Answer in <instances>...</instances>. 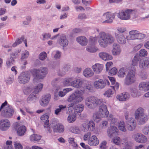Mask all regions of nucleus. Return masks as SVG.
<instances>
[{"label": "nucleus", "instance_id": "nucleus-1", "mask_svg": "<svg viewBox=\"0 0 149 149\" xmlns=\"http://www.w3.org/2000/svg\"><path fill=\"white\" fill-rule=\"evenodd\" d=\"M91 88L92 86L88 84L84 87L83 86L82 90H77L70 95L67 99L68 102H71L68 105V110L70 107L72 108L75 104L81 102L83 100V95L85 93V89L90 91Z\"/></svg>", "mask_w": 149, "mask_h": 149}, {"label": "nucleus", "instance_id": "nucleus-2", "mask_svg": "<svg viewBox=\"0 0 149 149\" xmlns=\"http://www.w3.org/2000/svg\"><path fill=\"white\" fill-rule=\"evenodd\" d=\"M98 42L102 47H106L108 44L113 43L115 41L114 38L104 32H101L98 36Z\"/></svg>", "mask_w": 149, "mask_h": 149}, {"label": "nucleus", "instance_id": "nucleus-3", "mask_svg": "<svg viewBox=\"0 0 149 149\" xmlns=\"http://www.w3.org/2000/svg\"><path fill=\"white\" fill-rule=\"evenodd\" d=\"M102 99H98L94 96H90L86 98L85 104L88 109H93L102 104Z\"/></svg>", "mask_w": 149, "mask_h": 149}, {"label": "nucleus", "instance_id": "nucleus-4", "mask_svg": "<svg viewBox=\"0 0 149 149\" xmlns=\"http://www.w3.org/2000/svg\"><path fill=\"white\" fill-rule=\"evenodd\" d=\"M91 136V133L88 132L84 136V140L88 141V144L91 146H96L99 143V141L96 136L95 135Z\"/></svg>", "mask_w": 149, "mask_h": 149}, {"label": "nucleus", "instance_id": "nucleus-5", "mask_svg": "<svg viewBox=\"0 0 149 149\" xmlns=\"http://www.w3.org/2000/svg\"><path fill=\"white\" fill-rule=\"evenodd\" d=\"M33 72L35 74V75L36 77L34 79L33 82L36 84V82H37L38 81L37 79V78L42 79L47 73V69L46 67H41L39 69H34Z\"/></svg>", "mask_w": 149, "mask_h": 149}, {"label": "nucleus", "instance_id": "nucleus-6", "mask_svg": "<svg viewBox=\"0 0 149 149\" xmlns=\"http://www.w3.org/2000/svg\"><path fill=\"white\" fill-rule=\"evenodd\" d=\"M129 35L126 36L128 40H141L143 39L146 36L144 34L140 33L139 31L133 30L130 31Z\"/></svg>", "mask_w": 149, "mask_h": 149}, {"label": "nucleus", "instance_id": "nucleus-7", "mask_svg": "<svg viewBox=\"0 0 149 149\" xmlns=\"http://www.w3.org/2000/svg\"><path fill=\"white\" fill-rule=\"evenodd\" d=\"M135 72L133 70H130L125 79V84L129 86L135 82L136 79L135 77Z\"/></svg>", "mask_w": 149, "mask_h": 149}, {"label": "nucleus", "instance_id": "nucleus-8", "mask_svg": "<svg viewBox=\"0 0 149 149\" xmlns=\"http://www.w3.org/2000/svg\"><path fill=\"white\" fill-rule=\"evenodd\" d=\"M102 104L99 105V113L102 118H107L108 117L109 112L107 110V107L104 104L105 101L104 100L102 99Z\"/></svg>", "mask_w": 149, "mask_h": 149}, {"label": "nucleus", "instance_id": "nucleus-9", "mask_svg": "<svg viewBox=\"0 0 149 149\" xmlns=\"http://www.w3.org/2000/svg\"><path fill=\"white\" fill-rule=\"evenodd\" d=\"M30 75L27 72H22L18 76V81L21 84H25L29 81Z\"/></svg>", "mask_w": 149, "mask_h": 149}, {"label": "nucleus", "instance_id": "nucleus-10", "mask_svg": "<svg viewBox=\"0 0 149 149\" xmlns=\"http://www.w3.org/2000/svg\"><path fill=\"white\" fill-rule=\"evenodd\" d=\"M14 111V110L12 107L10 105H8L5 107L2 112L1 114L5 117L9 118L12 116Z\"/></svg>", "mask_w": 149, "mask_h": 149}, {"label": "nucleus", "instance_id": "nucleus-11", "mask_svg": "<svg viewBox=\"0 0 149 149\" xmlns=\"http://www.w3.org/2000/svg\"><path fill=\"white\" fill-rule=\"evenodd\" d=\"M133 12H134V10H132L127 9L124 11L121 12L118 15V17L123 20L129 19Z\"/></svg>", "mask_w": 149, "mask_h": 149}, {"label": "nucleus", "instance_id": "nucleus-12", "mask_svg": "<svg viewBox=\"0 0 149 149\" xmlns=\"http://www.w3.org/2000/svg\"><path fill=\"white\" fill-rule=\"evenodd\" d=\"M106 85H109V81L107 80L100 79L95 81L94 83V86L97 89L103 88Z\"/></svg>", "mask_w": 149, "mask_h": 149}, {"label": "nucleus", "instance_id": "nucleus-13", "mask_svg": "<svg viewBox=\"0 0 149 149\" xmlns=\"http://www.w3.org/2000/svg\"><path fill=\"white\" fill-rule=\"evenodd\" d=\"M133 137L136 141L139 143H145L147 141V138L146 136L141 133L134 134L133 135Z\"/></svg>", "mask_w": 149, "mask_h": 149}, {"label": "nucleus", "instance_id": "nucleus-14", "mask_svg": "<svg viewBox=\"0 0 149 149\" xmlns=\"http://www.w3.org/2000/svg\"><path fill=\"white\" fill-rule=\"evenodd\" d=\"M115 15L113 13L110 12L104 13L103 15V19H105L102 23H110L112 22L113 20L114 19Z\"/></svg>", "mask_w": 149, "mask_h": 149}, {"label": "nucleus", "instance_id": "nucleus-15", "mask_svg": "<svg viewBox=\"0 0 149 149\" xmlns=\"http://www.w3.org/2000/svg\"><path fill=\"white\" fill-rule=\"evenodd\" d=\"M127 129L130 131L134 130L136 127V122L133 118L128 120L126 122Z\"/></svg>", "mask_w": 149, "mask_h": 149}, {"label": "nucleus", "instance_id": "nucleus-16", "mask_svg": "<svg viewBox=\"0 0 149 149\" xmlns=\"http://www.w3.org/2000/svg\"><path fill=\"white\" fill-rule=\"evenodd\" d=\"M139 67L142 70L147 69L149 68V58L141 59L139 62Z\"/></svg>", "mask_w": 149, "mask_h": 149}, {"label": "nucleus", "instance_id": "nucleus-17", "mask_svg": "<svg viewBox=\"0 0 149 149\" xmlns=\"http://www.w3.org/2000/svg\"><path fill=\"white\" fill-rule=\"evenodd\" d=\"M10 126L9 120L7 119L1 120L0 121V129L3 131H5L8 129Z\"/></svg>", "mask_w": 149, "mask_h": 149}, {"label": "nucleus", "instance_id": "nucleus-18", "mask_svg": "<svg viewBox=\"0 0 149 149\" xmlns=\"http://www.w3.org/2000/svg\"><path fill=\"white\" fill-rule=\"evenodd\" d=\"M84 81L81 78H77L72 81V86L77 88H81L83 87Z\"/></svg>", "mask_w": 149, "mask_h": 149}, {"label": "nucleus", "instance_id": "nucleus-19", "mask_svg": "<svg viewBox=\"0 0 149 149\" xmlns=\"http://www.w3.org/2000/svg\"><path fill=\"white\" fill-rule=\"evenodd\" d=\"M51 98V95L48 94L44 96L40 101V104L42 106L45 107L48 104Z\"/></svg>", "mask_w": 149, "mask_h": 149}, {"label": "nucleus", "instance_id": "nucleus-20", "mask_svg": "<svg viewBox=\"0 0 149 149\" xmlns=\"http://www.w3.org/2000/svg\"><path fill=\"white\" fill-rule=\"evenodd\" d=\"M115 36L118 42L120 44H123L126 42V38L123 34L115 33Z\"/></svg>", "mask_w": 149, "mask_h": 149}, {"label": "nucleus", "instance_id": "nucleus-21", "mask_svg": "<svg viewBox=\"0 0 149 149\" xmlns=\"http://www.w3.org/2000/svg\"><path fill=\"white\" fill-rule=\"evenodd\" d=\"M58 42L59 45L63 48L67 47L69 43L68 40L64 35H62L60 36Z\"/></svg>", "mask_w": 149, "mask_h": 149}, {"label": "nucleus", "instance_id": "nucleus-22", "mask_svg": "<svg viewBox=\"0 0 149 149\" xmlns=\"http://www.w3.org/2000/svg\"><path fill=\"white\" fill-rule=\"evenodd\" d=\"M95 125L93 121L91 120L89 121L88 124L84 125V131L86 132L88 130L93 131L95 129Z\"/></svg>", "mask_w": 149, "mask_h": 149}, {"label": "nucleus", "instance_id": "nucleus-23", "mask_svg": "<svg viewBox=\"0 0 149 149\" xmlns=\"http://www.w3.org/2000/svg\"><path fill=\"white\" fill-rule=\"evenodd\" d=\"M130 97L129 94L127 92H125L123 93L120 95H117V98L120 101H125L128 100Z\"/></svg>", "mask_w": 149, "mask_h": 149}, {"label": "nucleus", "instance_id": "nucleus-24", "mask_svg": "<svg viewBox=\"0 0 149 149\" xmlns=\"http://www.w3.org/2000/svg\"><path fill=\"white\" fill-rule=\"evenodd\" d=\"M113 48L112 54L113 55L116 56L120 54L121 52V49L119 44L114 43L113 45Z\"/></svg>", "mask_w": 149, "mask_h": 149}, {"label": "nucleus", "instance_id": "nucleus-25", "mask_svg": "<svg viewBox=\"0 0 149 149\" xmlns=\"http://www.w3.org/2000/svg\"><path fill=\"white\" fill-rule=\"evenodd\" d=\"M118 130L116 127L115 126H110L108 128L107 134L110 138H111L113 135L115 134Z\"/></svg>", "mask_w": 149, "mask_h": 149}, {"label": "nucleus", "instance_id": "nucleus-26", "mask_svg": "<svg viewBox=\"0 0 149 149\" xmlns=\"http://www.w3.org/2000/svg\"><path fill=\"white\" fill-rule=\"evenodd\" d=\"M100 57L103 60L107 61L112 60L113 58L112 56L104 52H101L99 54Z\"/></svg>", "mask_w": 149, "mask_h": 149}, {"label": "nucleus", "instance_id": "nucleus-27", "mask_svg": "<svg viewBox=\"0 0 149 149\" xmlns=\"http://www.w3.org/2000/svg\"><path fill=\"white\" fill-rule=\"evenodd\" d=\"M93 71L96 74L100 73L103 68V65L99 63H96L92 66Z\"/></svg>", "mask_w": 149, "mask_h": 149}, {"label": "nucleus", "instance_id": "nucleus-28", "mask_svg": "<svg viewBox=\"0 0 149 149\" xmlns=\"http://www.w3.org/2000/svg\"><path fill=\"white\" fill-rule=\"evenodd\" d=\"M76 40L82 46H86L88 43L87 39L84 36H80L77 37Z\"/></svg>", "mask_w": 149, "mask_h": 149}, {"label": "nucleus", "instance_id": "nucleus-29", "mask_svg": "<svg viewBox=\"0 0 149 149\" xmlns=\"http://www.w3.org/2000/svg\"><path fill=\"white\" fill-rule=\"evenodd\" d=\"M84 106L83 104H78L76 105L74 107V113L75 115L78 114L81 115V113L83 110Z\"/></svg>", "mask_w": 149, "mask_h": 149}, {"label": "nucleus", "instance_id": "nucleus-30", "mask_svg": "<svg viewBox=\"0 0 149 149\" xmlns=\"http://www.w3.org/2000/svg\"><path fill=\"white\" fill-rule=\"evenodd\" d=\"M64 127L61 124H57L54 127L53 131L55 132L61 133L64 131Z\"/></svg>", "mask_w": 149, "mask_h": 149}, {"label": "nucleus", "instance_id": "nucleus-31", "mask_svg": "<svg viewBox=\"0 0 149 149\" xmlns=\"http://www.w3.org/2000/svg\"><path fill=\"white\" fill-rule=\"evenodd\" d=\"M70 68V65L68 64L65 65L63 67V68H62V71H61L59 70L58 71V75L59 76H63L65 74L66 72L69 70Z\"/></svg>", "mask_w": 149, "mask_h": 149}, {"label": "nucleus", "instance_id": "nucleus-32", "mask_svg": "<svg viewBox=\"0 0 149 149\" xmlns=\"http://www.w3.org/2000/svg\"><path fill=\"white\" fill-rule=\"evenodd\" d=\"M139 88L140 90L146 91L149 90V83L148 82H143L139 84Z\"/></svg>", "mask_w": 149, "mask_h": 149}, {"label": "nucleus", "instance_id": "nucleus-33", "mask_svg": "<svg viewBox=\"0 0 149 149\" xmlns=\"http://www.w3.org/2000/svg\"><path fill=\"white\" fill-rule=\"evenodd\" d=\"M26 129L25 126L21 125L19 126L17 129V133L18 136H23L26 131Z\"/></svg>", "mask_w": 149, "mask_h": 149}, {"label": "nucleus", "instance_id": "nucleus-34", "mask_svg": "<svg viewBox=\"0 0 149 149\" xmlns=\"http://www.w3.org/2000/svg\"><path fill=\"white\" fill-rule=\"evenodd\" d=\"M83 74L84 76L88 77L93 76L94 72L92 71L91 68H87L84 70Z\"/></svg>", "mask_w": 149, "mask_h": 149}, {"label": "nucleus", "instance_id": "nucleus-35", "mask_svg": "<svg viewBox=\"0 0 149 149\" xmlns=\"http://www.w3.org/2000/svg\"><path fill=\"white\" fill-rule=\"evenodd\" d=\"M49 116L48 115L45 114L42 115L40 119L44 123V127H48L49 125Z\"/></svg>", "mask_w": 149, "mask_h": 149}, {"label": "nucleus", "instance_id": "nucleus-36", "mask_svg": "<svg viewBox=\"0 0 149 149\" xmlns=\"http://www.w3.org/2000/svg\"><path fill=\"white\" fill-rule=\"evenodd\" d=\"M145 114L144 113V109L141 107L138 108L135 111V117L136 119H138L139 116Z\"/></svg>", "mask_w": 149, "mask_h": 149}, {"label": "nucleus", "instance_id": "nucleus-37", "mask_svg": "<svg viewBox=\"0 0 149 149\" xmlns=\"http://www.w3.org/2000/svg\"><path fill=\"white\" fill-rule=\"evenodd\" d=\"M127 71V69L126 68H122L119 70L118 73V76L120 78H123L126 74Z\"/></svg>", "mask_w": 149, "mask_h": 149}, {"label": "nucleus", "instance_id": "nucleus-38", "mask_svg": "<svg viewBox=\"0 0 149 149\" xmlns=\"http://www.w3.org/2000/svg\"><path fill=\"white\" fill-rule=\"evenodd\" d=\"M41 137V136L37 134H33L30 136V139L31 141L36 142L40 140Z\"/></svg>", "mask_w": 149, "mask_h": 149}, {"label": "nucleus", "instance_id": "nucleus-39", "mask_svg": "<svg viewBox=\"0 0 149 149\" xmlns=\"http://www.w3.org/2000/svg\"><path fill=\"white\" fill-rule=\"evenodd\" d=\"M148 119V116L144 114L139 116V117L137 120L139 121V123L141 124H143L145 123L147 121Z\"/></svg>", "mask_w": 149, "mask_h": 149}, {"label": "nucleus", "instance_id": "nucleus-40", "mask_svg": "<svg viewBox=\"0 0 149 149\" xmlns=\"http://www.w3.org/2000/svg\"><path fill=\"white\" fill-rule=\"evenodd\" d=\"M72 78H66L63 80V84L64 86H72Z\"/></svg>", "mask_w": 149, "mask_h": 149}, {"label": "nucleus", "instance_id": "nucleus-41", "mask_svg": "<svg viewBox=\"0 0 149 149\" xmlns=\"http://www.w3.org/2000/svg\"><path fill=\"white\" fill-rule=\"evenodd\" d=\"M72 90L71 88H67L63 89V91H60L58 93V95L61 97H63L65 96L66 94L68 92Z\"/></svg>", "mask_w": 149, "mask_h": 149}, {"label": "nucleus", "instance_id": "nucleus-42", "mask_svg": "<svg viewBox=\"0 0 149 149\" xmlns=\"http://www.w3.org/2000/svg\"><path fill=\"white\" fill-rule=\"evenodd\" d=\"M36 99L37 97L36 96L31 94L27 98V101L29 103H33L36 101Z\"/></svg>", "mask_w": 149, "mask_h": 149}, {"label": "nucleus", "instance_id": "nucleus-43", "mask_svg": "<svg viewBox=\"0 0 149 149\" xmlns=\"http://www.w3.org/2000/svg\"><path fill=\"white\" fill-rule=\"evenodd\" d=\"M141 60L139 57L138 56H135L132 60V65L134 66L137 65L138 62H139Z\"/></svg>", "mask_w": 149, "mask_h": 149}, {"label": "nucleus", "instance_id": "nucleus-44", "mask_svg": "<svg viewBox=\"0 0 149 149\" xmlns=\"http://www.w3.org/2000/svg\"><path fill=\"white\" fill-rule=\"evenodd\" d=\"M110 117L111 118V126H115L116 127L117 126L119 123L118 120L115 118H113L112 115H110Z\"/></svg>", "mask_w": 149, "mask_h": 149}, {"label": "nucleus", "instance_id": "nucleus-45", "mask_svg": "<svg viewBox=\"0 0 149 149\" xmlns=\"http://www.w3.org/2000/svg\"><path fill=\"white\" fill-rule=\"evenodd\" d=\"M117 126H118L119 129L121 131L123 132H125L126 131V130L123 121H120Z\"/></svg>", "mask_w": 149, "mask_h": 149}, {"label": "nucleus", "instance_id": "nucleus-46", "mask_svg": "<svg viewBox=\"0 0 149 149\" xmlns=\"http://www.w3.org/2000/svg\"><path fill=\"white\" fill-rule=\"evenodd\" d=\"M76 119V115L74 113L73 114H70L67 118L68 121L69 123H72L74 122Z\"/></svg>", "mask_w": 149, "mask_h": 149}, {"label": "nucleus", "instance_id": "nucleus-47", "mask_svg": "<svg viewBox=\"0 0 149 149\" xmlns=\"http://www.w3.org/2000/svg\"><path fill=\"white\" fill-rule=\"evenodd\" d=\"M66 108V106L65 105H59L58 108L56 109L55 111V114L56 115H58L60 112L64 111Z\"/></svg>", "mask_w": 149, "mask_h": 149}, {"label": "nucleus", "instance_id": "nucleus-48", "mask_svg": "<svg viewBox=\"0 0 149 149\" xmlns=\"http://www.w3.org/2000/svg\"><path fill=\"white\" fill-rule=\"evenodd\" d=\"M43 84H39L35 88L33 93L35 94H38L43 88Z\"/></svg>", "mask_w": 149, "mask_h": 149}, {"label": "nucleus", "instance_id": "nucleus-49", "mask_svg": "<svg viewBox=\"0 0 149 149\" xmlns=\"http://www.w3.org/2000/svg\"><path fill=\"white\" fill-rule=\"evenodd\" d=\"M101 117H102L100 115L98 112H96L94 113L93 116V118L95 121L98 123L101 120Z\"/></svg>", "mask_w": 149, "mask_h": 149}, {"label": "nucleus", "instance_id": "nucleus-50", "mask_svg": "<svg viewBox=\"0 0 149 149\" xmlns=\"http://www.w3.org/2000/svg\"><path fill=\"white\" fill-rule=\"evenodd\" d=\"M24 36H22L20 39L18 38L17 39L14 43L13 44V47H15L17 45L20 44L22 41H24Z\"/></svg>", "mask_w": 149, "mask_h": 149}, {"label": "nucleus", "instance_id": "nucleus-51", "mask_svg": "<svg viewBox=\"0 0 149 149\" xmlns=\"http://www.w3.org/2000/svg\"><path fill=\"white\" fill-rule=\"evenodd\" d=\"M86 50L90 52H95L97 50V49L93 45H90L87 47Z\"/></svg>", "mask_w": 149, "mask_h": 149}, {"label": "nucleus", "instance_id": "nucleus-52", "mask_svg": "<svg viewBox=\"0 0 149 149\" xmlns=\"http://www.w3.org/2000/svg\"><path fill=\"white\" fill-rule=\"evenodd\" d=\"M15 63V61L13 58L10 57V59H8L6 61V65L8 68H10L11 66H12Z\"/></svg>", "mask_w": 149, "mask_h": 149}, {"label": "nucleus", "instance_id": "nucleus-53", "mask_svg": "<svg viewBox=\"0 0 149 149\" xmlns=\"http://www.w3.org/2000/svg\"><path fill=\"white\" fill-rule=\"evenodd\" d=\"M74 139L73 138H70L68 139L69 143L74 147H77L78 145L74 141Z\"/></svg>", "mask_w": 149, "mask_h": 149}, {"label": "nucleus", "instance_id": "nucleus-54", "mask_svg": "<svg viewBox=\"0 0 149 149\" xmlns=\"http://www.w3.org/2000/svg\"><path fill=\"white\" fill-rule=\"evenodd\" d=\"M138 90L136 88H131L130 89V91L133 97L137 96Z\"/></svg>", "mask_w": 149, "mask_h": 149}, {"label": "nucleus", "instance_id": "nucleus-55", "mask_svg": "<svg viewBox=\"0 0 149 149\" xmlns=\"http://www.w3.org/2000/svg\"><path fill=\"white\" fill-rule=\"evenodd\" d=\"M113 94V92L112 89H109L106 91L104 94L105 96L107 97H111V95Z\"/></svg>", "mask_w": 149, "mask_h": 149}, {"label": "nucleus", "instance_id": "nucleus-56", "mask_svg": "<svg viewBox=\"0 0 149 149\" xmlns=\"http://www.w3.org/2000/svg\"><path fill=\"white\" fill-rule=\"evenodd\" d=\"M29 55V53L27 50H25L22 54L21 60L26 59Z\"/></svg>", "mask_w": 149, "mask_h": 149}, {"label": "nucleus", "instance_id": "nucleus-57", "mask_svg": "<svg viewBox=\"0 0 149 149\" xmlns=\"http://www.w3.org/2000/svg\"><path fill=\"white\" fill-rule=\"evenodd\" d=\"M47 54L45 52L41 53L39 55V58L40 60L43 61L47 57Z\"/></svg>", "mask_w": 149, "mask_h": 149}, {"label": "nucleus", "instance_id": "nucleus-58", "mask_svg": "<svg viewBox=\"0 0 149 149\" xmlns=\"http://www.w3.org/2000/svg\"><path fill=\"white\" fill-rule=\"evenodd\" d=\"M147 51L144 49H141L139 52V56L141 57H145L147 55Z\"/></svg>", "mask_w": 149, "mask_h": 149}, {"label": "nucleus", "instance_id": "nucleus-59", "mask_svg": "<svg viewBox=\"0 0 149 149\" xmlns=\"http://www.w3.org/2000/svg\"><path fill=\"white\" fill-rule=\"evenodd\" d=\"M120 139L119 137H116L113 139V141L114 143L117 145H120Z\"/></svg>", "mask_w": 149, "mask_h": 149}, {"label": "nucleus", "instance_id": "nucleus-60", "mask_svg": "<svg viewBox=\"0 0 149 149\" xmlns=\"http://www.w3.org/2000/svg\"><path fill=\"white\" fill-rule=\"evenodd\" d=\"M128 144V141L126 139L124 138L120 139V145H122L123 146L125 147L127 146Z\"/></svg>", "mask_w": 149, "mask_h": 149}, {"label": "nucleus", "instance_id": "nucleus-61", "mask_svg": "<svg viewBox=\"0 0 149 149\" xmlns=\"http://www.w3.org/2000/svg\"><path fill=\"white\" fill-rule=\"evenodd\" d=\"M96 41V38L91 37L89 40V42L90 45H94Z\"/></svg>", "mask_w": 149, "mask_h": 149}, {"label": "nucleus", "instance_id": "nucleus-62", "mask_svg": "<svg viewBox=\"0 0 149 149\" xmlns=\"http://www.w3.org/2000/svg\"><path fill=\"white\" fill-rule=\"evenodd\" d=\"M142 132L145 135L149 134V125L148 126H145L142 130Z\"/></svg>", "mask_w": 149, "mask_h": 149}, {"label": "nucleus", "instance_id": "nucleus-63", "mask_svg": "<svg viewBox=\"0 0 149 149\" xmlns=\"http://www.w3.org/2000/svg\"><path fill=\"white\" fill-rule=\"evenodd\" d=\"M42 36L43 37V38L42 39V40L44 41L46 39H48L49 38H50L51 37V35L49 33H43L42 35Z\"/></svg>", "mask_w": 149, "mask_h": 149}, {"label": "nucleus", "instance_id": "nucleus-64", "mask_svg": "<svg viewBox=\"0 0 149 149\" xmlns=\"http://www.w3.org/2000/svg\"><path fill=\"white\" fill-rule=\"evenodd\" d=\"M14 143L15 149H22V147L20 143L15 142Z\"/></svg>", "mask_w": 149, "mask_h": 149}]
</instances>
